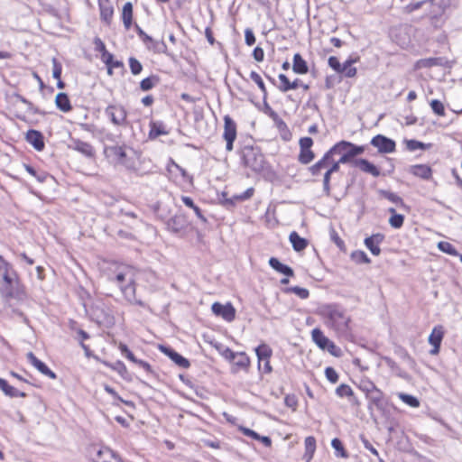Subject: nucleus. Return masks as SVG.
<instances>
[{"instance_id": "1", "label": "nucleus", "mask_w": 462, "mask_h": 462, "mask_svg": "<svg viewBox=\"0 0 462 462\" xmlns=\"http://www.w3.org/2000/svg\"><path fill=\"white\" fill-rule=\"evenodd\" d=\"M317 313L322 318L325 325L333 329L339 337L348 338L351 335V319L346 310L337 304H323L318 308Z\"/></svg>"}, {"instance_id": "2", "label": "nucleus", "mask_w": 462, "mask_h": 462, "mask_svg": "<svg viewBox=\"0 0 462 462\" xmlns=\"http://www.w3.org/2000/svg\"><path fill=\"white\" fill-rule=\"evenodd\" d=\"M136 274L137 271L134 267L130 265H118L115 272L109 274L108 280L117 284L128 302L144 307V302L138 300L135 295Z\"/></svg>"}, {"instance_id": "3", "label": "nucleus", "mask_w": 462, "mask_h": 462, "mask_svg": "<svg viewBox=\"0 0 462 462\" xmlns=\"http://www.w3.org/2000/svg\"><path fill=\"white\" fill-rule=\"evenodd\" d=\"M365 152L364 146L356 145L347 141H340L333 145L322 157V162L328 161L330 155H339V162L350 163L355 166L356 156Z\"/></svg>"}, {"instance_id": "4", "label": "nucleus", "mask_w": 462, "mask_h": 462, "mask_svg": "<svg viewBox=\"0 0 462 462\" xmlns=\"http://www.w3.org/2000/svg\"><path fill=\"white\" fill-rule=\"evenodd\" d=\"M3 284L0 292L5 298H21L24 295V288L20 282L18 273L9 263L2 270Z\"/></svg>"}, {"instance_id": "5", "label": "nucleus", "mask_w": 462, "mask_h": 462, "mask_svg": "<svg viewBox=\"0 0 462 462\" xmlns=\"http://www.w3.org/2000/svg\"><path fill=\"white\" fill-rule=\"evenodd\" d=\"M244 164L254 171H260L264 166V158L258 148L245 146L241 151Z\"/></svg>"}, {"instance_id": "6", "label": "nucleus", "mask_w": 462, "mask_h": 462, "mask_svg": "<svg viewBox=\"0 0 462 462\" xmlns=\"http://www.w3.org/2000/svg\"><path fill=\"white\" fill-rule=\"evenodd\" d=\"M105 114L116 126H125L128 124L127 112L121 105H109Z\"/></svg>"}, {"instance_id": "7", "label": "nucleus", "mask_w": 462, "mask_h": 462, "mask_svg": "<svg viewBox=\"0 0 462 462\" xmlns=\"http://www.w3.org/2000/svg\"><path fill=\"white\" fill-rule=\"evenodd\" d=\"M223 138L226 143V151L231 152L234 148L233 143L236 139V124L229 116L224 117Z\"/></svg>"}, {"instance_id": "8", "label": "nucleus", "mask_w": 462, "mask_h": 462, "mask_svg": "<svg viewBox=\"0 0 462 462\" xmlns=\"http://www.w3.org/2000/svg\"><path fill=\"white\" fill-rule=\"evenodd\" d=\"M370 143L377 149L379 153H392L396 149L395 142L383 134L373 137Z\"/></svg>"}, {"instance_id": "9", "label": "nucleus", "mask_w": 462, "mask_h": 462, "mask_svg": "<svg viewBox=\"0 0 462 462\" xmlns=\"http://www.w3.org/2000/svg\"><path fill=\"white\" fill-rule=\"evenodd\" d=\"M335 155H330V158L328 161L322 162V158L317 162L315 164H313L310 168V171L312 175L317 176L320 173L321 170L328 169L330 171V172H337L340 169V164L342 162H339V160L334 159Z\"/></svg>"}, {"instance_id": "10", "label": "nucleus", "mask_w": 462, "mask_h": 462, "mask_svg": "<svg viewBox=\"0 0 462 462\" xmlns=\"http://www.w3.org/2000/svg\"><path fill=\"white\" fill-rule=\"evenodd\" d=\"M211 310L216 316L221 317L227 322L233 321L236 318V309L230 302L226 304L215 302L212 304Z\"/></svg>"}, {"instance_id": "11", "label": "nucleus", "mask_w": 462, "mask_h": 462, "mask_svg": "<svg viewBox=\"0 0 462 462\" xmlns=\"http://www.w3.org/2000/svg\"><path fill=\"white\" fill-rule=\"evenodd\" d=\"M444 337V328L442 326H436L433 328L430 337L429 343L433 346V348L430 351V354L432 356L438 355L439 353L440 345Z\"/></svg>"}, {"instance_id": "12", "label": "nucleus", "mask_w": 462, "mask_h": 462, "mask_svg": "<svg viewBox=\"0 0 462 462\" xmlns=\"http://www.w3.org/2000/svg\"><path fill=\"white\" fill-rule=\"evenodd\" d=\"M106 153L113 158L116 162L125 164L126 162V147L121 145H113L106 148Z\"/></svg>"}, {"instance_id": "13", "label": "nucleus", "mask_w": 462, "mask_h": 462, "mask_svg": "<svg viewBox=\"0 0 462 462\" xmlns=\"http://www.w3.org/2000/svg\"><path fill=\"white\" fill-rule=\"evenodd\" d=\"M27 359L40 373L51 379H56V374L52 372L43 362L39 360L32 352H29L27 354Z\"/></svg>"}, {"instance_id": "14", "label": "nucleus", "mask_w": 462, "mask_h": 462, "mask_svg": "<svg viewBox=\"0 0 462 462\" xmlns=\"http://www.w3.org/2000/svg\"><path fill=\"white\" fill-rule=\"evenodd\" d=\"M25 140L39 152L42 151L45 147L44 137L42 134L37 130H29L26 133Z\"/></svg>"}, {"instance_id": "15", "label": "nucleus", "mask_w": 462, "mask_h": 462, "mask_svg": "<svg viewBox=\"0 0 462 462\" xmlns=\"http://www.w3.org/2000/svg\"><path fill=\"white\" fill-rule=\"evenodd\" d=\"M167 229L172 233H180L187 226V220L183 215H175L167 223Z\"/></svg>"}, {"instance_id": "16", "label": "nucleus", "mask_w": 462, "mask_h": 462, "mask_svg": "<svg viewBox=\"0 0 462 462\" xmlns=\"http://www.w3.org/2000/svg\"><path fill=\"white\" fill-rule=\"evenodd\" d=\"M409 172L416 177H419L426 180H430L432 176L431 168L426 164L411 165L409 168Z\"/></svg>"}, {"instance_id": "17", "label": "nucleus", "mask_w": 462, "mask_h": 462, "mask_svg": "<svg viewBox=\"0 0 462 462\" xmlns=\"http://www.w3.org/2000/svg\"><path fill=\"white\" fill-rule=\"evenodd\" d=\"M70 147L87 157H93L95 154L94 148L90 143L79 139L72 140Z\"/></svg>"}, {"instance_id": "18", "label": "nucleus", "mask_w": 462, "mask_h": 462, "mask_svg": "<svg viewBox=\"0 0 462 462\" xmlns=\"http://www.w3.org/2000/svg\"><path fill=\"white\" fill-rule=\"evenodd\" d=\"M234 364V372L236 373L239 370L247 371L250 366V358L244 352L236 353L235 360H232Z\"/></svg>"}, {"instance_id": "19", "label": "nucleus", "mask_w": 462, "mask_h": 462, "mask_svg": "<svg viewBox=\"0 0 462 462\" xmlns=\"http://www.w3.org/2000/svg\"><path fill=\"white\" fill-rule=\"evenodd\" d=\"M355 166L358 167L362 171L369 173L374 177H378L380 175V171L378 168L366 159H357L355 161Z\"/></svg>"}, {"instance_id": "20", "label": "nucleus", "mask_w": 462, "mask_h": 462, "mask_svg": "<svg viewBox=\"0 0 462 462\" xmlns=\"http://www.w3.org/2000/svg\"><path fill=\"white\" fill-rule=\"evenodd\" d=\"M162 350L180 367L188 368L190 365L188 359L175 352L173 349L162 346Z\"/></svg>"}, {"instance_id": "21", "label": "nucleus", "mask_w": 462, "mask_h": 462, "mask_svg": "<svg viewBox=\"0 0 462 462\" xmlns=\"http://www.w3.org/2000/svg\"><path fill=\"white\" fill-rule=\"evenodd\" d=\"M269 264L273 269H274L278 273H281L286 276L292 277L294 275V272L290 266L282 263L275 257L270 258Z\"/></svg>"}, {"instance_id": "22", "label": "nucleus", "mask_w": 462, "mask_h": 462, "mask_svg": "<svg viewBox=\"0 0 462 462\" xmlns=\"http://www.w3.org/2000/svg\"><path fill=\"white\" fill-rule=\"evenodd\" d=\"M311 337L315 344L322 350H325L328 344L331 341L319 328H314L311 331Z\"/></svg>"}, {"instance_id": "23", "label": "nucleus", "mask_w": 462, "mask_h": 462, "mask_svg": "<svg viewBox=\"0 0 462 462\" xmlns=\"http://www.w3.org/2000/svg\"><path fill=\"white\" fill-rule=\"evenodd\" d=\"M56 106L62 112L68 113L72 109L69 98L66 93H59L55 97Z\"/></svg>"}, {"instance_id": "24", "label": "nucleus", "mask_w": 462, "mask_h": 462, "mask_svg": "<svg viewBox=\"0 0 462 462\" xmlns=\"http://www.w3.org/2000/svg\"><path fill=\"white\" fill-rule=\"evenodd\" d=\"M100 17L106 23H109L112 19L114 9L108 0L99 2Z\"/></svg>"}, {"instance_id": "25", "label": "nucleus", "mask_w": 462, "mask_h": 462, "mask_svg": "<svg viewBox=\"0 0 462 462\" xmlns=\"http://www.w3.org/2000/svg\"><path fill=\"white\" fill-rule=\"evenodd\" d=\"M168 134V131L165 129V125L162 122H153L152 121L150 123V132H149V138L150 139H156L160 135H166Z\"/></svg>"}, {"instance_id": "26", "label": "nucleus", "mask_w": 462, "mask_h": 462, "mask_svg": "<svg viewBox=\"0 0 462 462\" xmlns=\"http://www.w3.org/2000/svg\"><path fill=\"white\" fill-rule=\"evenodd\" d=\"M359 60V57L347 59L342 65L341 72L347 78H354L356 75V68L352 67L354 63Z\"/></svg>"}, {"instance_id": "27", "label": "nucleus", "mask_w": 462, "mask_h": 462, "mask_svg": "<svg viewBox=\"0 0 462 462\" xmlns=\"http://www.w3.org/2000/svg\"><path fill=\"white\" fill-rule=\"evenodd\" d=\"M289 239L293 249L297 252L304 250L308 245V241L305 238L300 237L295 231L290 234Z\"/></svg>"}, {"instance_id": "28", "label": "nucleus", "mask_w": 462, "mask_h": 462, "mask_svg": "<svg viewBox=\"0 0 462 462\" xmlns=\"http://www.w3.org/2000/svg\"><path fill=\"white\" fill-rule=\"evenodd\" d=\"M0 389L5 393V395L9 397H25L26 393L23 392H20L16 388L8 384V383L0 378Z\"/></svg>"}, {"instance_id": "29", "label": "nucleus", "mask_w": 462, "mask_h": 462, "mask_svg": "<svg viewBox=\"0 0 462 462\" xmlns=\"http://www.w3.org/2000/svg\"><path fill=\"white\" fill-rule=\"evenodd\" d=\"M255 353L258 358V366L261 367V364L264 359H270L273 354L271 347L266 344H261L255 348Z\"/></svg>"}, {"instance_id": "30", "label": "nucleus", "mask_w": 462, "mask_h": 462, "mask_svg": "<svg viewBox=\"0 0 462 462\" xmlns=\"http://www.w3.org/2000/svg\"><path fill=\"white\" fill-rule=\"evenodd\" d=\"M292 69L298 74H306L309 70L306 61L299 53H296L293 57Z\"/></svg>"}, {"instance_id": "31", "label": "nucleus", "mask_w": 462, "mask_h": 462, "mask_svg": "<svg viewBox=\"0 0 462 462\" xmlns=\"http://www.w3.org/2000/svg\"><path fill=\"white\" fill-rule=\"evenodd\" d=\"M122 20L126 30L132 25L133 20V5L130 2H127L123 6Z\"/></svg>"}, {"instance_id": "32", "label": "nucleus", "mask_w": 462, "mask_h": 462, "mask_svg": "<svg viewBox=\"0 0 462 462\" xmlns=\"http://www.w3.org/2000/svg\"><path fill=\"white\" fill-rule=\"evenodd\" d=\"M305 454L304 458L310 462L316 450V439L314 437H307L305 439Z\"/></svg>"}, {"instance_id": "33", "label": "nucleus", "mask_w": 462, "mask_h": 462, "mask_svg": "<svg viewBox=\"0 0 462 462\" xmlns=\"http://www.w3.org/2000/svg\"><path fill=\"white\" fill-rule=\"evenodd\" d=\"M388 211L392 214L389 218V224L393 228H400L403 225L404 217L401 214H396L395 209L393 208H390Z\"/></svg>"}, {"instance_id": "34", "label": "nucleus", "mask_w": 462, "mask_h": 462, "mask_svg": "<svg viewBox=\"0 0 462 462\" xmlns=\"http://www.w3.org/2000/svg\"><path fill=\"white\" fill-rule=\"evenodd\" d=\"M181 201L185 204V206L192 208L196 214V216L202 221V222H207V219L206 217L203 216L200 208L194 204L193 202V199L188 196H182L181 197Z\"/></svg>"}, {"instance_id": "35", "label": "nucleus", "mask_w": 462, "mask_h": 462, "mask_svg": "<svg viewBox=\"0 0 462 462\" xmlns=\"http://www.w3.org/2000/svg\"><path fill=\"white\" fill-rule=\"evenodd\" d=\"M439 65H441L439 58L420 59L416 62V68L418 69L431 68Z\"/></svg>"}, {"instance_id": "36", "label": "nucleus", "mask_w": 462, "mask_h": 462, "mask_svg": "<svg viewBox=\"0 0 462 462\" xmlns=\"http://www.w3.org/2000/svg\"><path fill=\"white\" fill-rule=\"evenodd\" d=\"M404 143H405L406 148L410 152H414L416 150H427L431 146L430 143H424L417 141V140H405Z\"/></svg>"}, {"instance_id": "37", "label": "nucleus", "mask_w": 462, "mask_h": 462, "mask_svg": "<svg viewBox=\"0 0 462 462\" xmlns=\"http://www.w3.org/2000/svg\"><path fill=\"white\" fill-rule=\"evenodd\" d=\"M159 83V78L157 76H151L143 79L140 82V88L143 91H148L154 88Z\"/></svg>"}, {"instance_id": "38", "label": "nucleus", "mask_w": 462, "mask_h": 462, "mask_svg": "<svg viewBox=\"0 0 462 462\" xmlns=\"http://www.w3.org/2000/svg\"><path fill=\"white\" fill-rule=\"evenodd\" d=\"M379 193L383 198L388 199L392 203H394L399 206H404L402 199L397 194L389 190H380Z\"/></svg>"}, {"instance_id": "39", "label": "nucleus", "mask_w": 462, "mask_h": 462, "mask_svg": "<svg viewBox=\"0 0 462 462\" xmlns=\"http://www.w3.org/2000/svg\"><path fill=\"white\" fill-rule=\"evenodd\" d=\"M367 398L369 399L371 403H373L376 407H381L383 403V394L382 391L376 388L375 390L372 391L370 394L367 395Z\"/></svg>"}, {"instance_id": "40", "label": "nucleus", "mask_w": 462, "mask_h": 462, "mask_svg": "<svg viewBox=\"0 0 462 462\" xmlns=\"http://www.w3.org/2000/svg\"><path fill=\"white\" fill-rule=\"evenodd\" d=\"M331 446L335 449L337 457H344V458L348 457V454L345 450V448L343 447V444H342L340 439H338L337 438L333 439L332 441H331Z\"/></svg>"}, {"instance_id": "41", "label": "nucleus", "mask_w": 462, "mask_h": 462, "mask_svg": "<svg viewBox=\"0 0 462 462\" xmlns=\"http://www.w3.org/2000/svg\"><path fill=\"white\" fill-rule=\"evenodd\" d=\"M315 157L311 149H300L299 162L302 164H309Z\"/></svg>"}, {"instance_id": "42", "label": "nucleus", "mask_w": 462, "mask_h": 462, "mask_svg": "<svg viewBox=\"0 0 462 462\" xmlns=\"http://www.w3.org/2000/svg\"><path fill=\"white\" fill-rule=\"evenodd\" d=\"M351 259L356 263H370L371 262L367 254L361 250L354 251L351 254Z\"/></svg>"}, {"instance_id": "43", "label": "nucleus", "mask_w": 462, "mask_h": 462, "mask_svg": "<svg viewBox=\"0 0 462 462\" xmlns=\"http://www.w3.org/2000/svg\"><path fill=\"white\" fill-rule=\"evenodd\" d=\"M398 397L404 402L406 403L407 405L411 406V407H413V408H417L420 406V402L419 400L412 396V395H410V394H407V393H400L398 394Z\"/></svg>"}, {"instance_id": "44", "label": "nucleus", "mask_w": 462, "mask_h": 462, "mask_svg": "<svg viewBox=\"0 0 462 462\" xmlns=\"http://www.w3.org/2000/svg\"><path fill=\"white\" fill-rule=\"evenodd\" d=\"M250 78L254 82H255L257 84V86L261 89V91L263 95V99H266L267 98V91H266L265 85H264L261 76L257 72L252 71L250 73Z\"/></svg>"}, {"instance_id": "45", "label": "nucleus", "mask_w": 462, "mask_h": 462, "mask_svg": "<svg viewBox=\"0 0 462 462\" xmlns=\"http://www.w3.org/2000/svg\"><path fill=\"white\" fill-rule=\"evenodd\" d=\"M216 348L218 350L219 354L226 360H235L236 353L233 352L229 347L219 344L216 346Z\"/></svg>"}, {"instance_id": "46", "label": "nucleus", "mask_w": 462, "mask_h": 462, "mask_svg": "<svg viewBox=\"0 0 462 462\" xmlns=\"http://www.w3.org/2000/svg\"><path fill=\"white\" fill-rule=\"evenodd\" d=\"M24 168L26 171L32 176L35 177L40 182H44L48 177L47 173L44 171L38 172L33 167L25 164Z\"/></svg>"}, {"instance_id": "47", "label": "nucleus", "mask_w": 462, "mask_h": 462, "mask_svg": "<svg viewBox=\"0 0 462 462\" xmlns=\"http://www.w3.org/2000/svg\"><path fill=\"white\" fill-rule=\"evenodd\" d=\"M438 247L440 251L448 254L450 255H458V252L456 248L448 242L441 241L438 244Z\"/></svg>"}, {"instance_id": "48", "label": "nucleus", "mask_w": 462, "mask_h": 462, "mask_svg": "<svg viewBox=\"0 0 462 462\" xmlns=\"http://www.w3.org/2000/svg\"><path fill=\"white\" fill-rule=\"evenodd\" d=\"M430 107L436 115L439 116H445L444 105L439 100H437V99L431 100Z\"/></svg>"}, {"instance_id": "49", "label": "nucleus", "mask_w": 462, "mask_h": 462, "mask_svg": "<svg viewBox=\"0 0 462 462\" xmlns=\"http://www.w3.org/2000/svg\"><path fill=\"white\" fill-rule=\"evenodd\" d=\"M336 393L339 397L353 396L354 393L351 387L347 384L342 383L336 389Z\"/></svg>"}, {"instance_id": "50", "label": "nucleus", "mask_w": 462, "mask_h": 462, "mask_svg": "<svg viewBox=\"0 0 462 462\" xmlns=\"http://www.w3.org/2000/svg\"><path fill=\"white\" fill-rule=\"evenodd\" d=\"M129 66H130V69H131V72L134 74V75H138L141 73L142 69H143V66L142 64L139 62V60H137L134 57H131L129 59Z\"/></svg>"}, {"instance_id": "51", "label": "nucleus", "mask_w": 462, "mask_h": 462, "mask_svg": "<svg viewBox=\"0 0 462 462\" xmlns=\"http://www.w3.org/2000/svg\"><path fill=\"white\" fill-rule=\"evenodd\" d=\"M365 246L370 250V252L374 255H379L381 253V249L379 247V245L375 244L372 239L369 237H366L365 239Z\"/></svg>"}, {"instance_id": "52", "label": "nucleus", "mask_w": 462, "mask_h": 462, "mask_svg": "<svg viewBox=\"0 0 462 462\" xmlns=\"http://www.w3.org/2000/svg\"><path fill=\"white\" fill-rule=\"evenodd\" d=\"M333 172L327 169L323 177V191L327 196L330 195V179Z\"/></svg>"}, {"instance_id": "53", "label": "nucleus", "mask_w": 462, "mask_h": 462, "mask_svg": "<svg viewBox=\"0 0 462 462\" xmlns=\"http://www.w3.org/2000/svg\"><path fill=\"white\" fill-rule=\"evenodd\" d=\"M62 67L56 58L52 59V77L60 79L61 77Z\"/></svg>"}, {"instance_id": "54", "label": "nucleus", "mask_w": 462, "mask_h": 462, "mask_svg": "<svg viewBox=\"0 0 462 462\" xmlns=\"http://www.w3.org/2000/svg\"><path fill=\"white\" fill-rule=\"evenodd\" d=\"M279 79L281 81V85L279 86V89L282 92H287L291 90V82L289 80V79L284 74L279 75Z\"/></svg>"}, {"instance_id": "55", "label": "nucleus", "mask_w": 462, "mask_h": 462, "mask_svg": "<svg viewBox=\"0 0 462 462\" xmlns=\"http://www.w3.org/2000/svg\"><path fill=\"white\" fill-rule=\"evenodd\" d=\"M288 291L293 292L294 294L299 296L300 299H307L310 295V292L307 289L300 288L298 286L289 288Z\"/></svg>"}, {"instance_id": "56", "label": "nucleus", "mask_w": 462, "mask_h": 462, "mask_svg": "<svg viewBox=\"0 0 462 462\" xmlns=\"http://www.w3.org/2000/svg\"><path fill=\"white\" fill-rule=\"evenodd\" d=\"M119 349L121 353L131 362H137V358L134 356V355L129 350L126 345L120 343Z\"/></svg>"}, {"instance_id": "57", "label": "nucleus", "mask_w": 462, "mask_h": 462, "mask_svg": "<svg viewBox=\"0 0 462 462\" xmlns=\"http://www.w3.org/2000/svg\"><path fill=\"white\" fill-rule=\"evenodd\" d=\"M325 374L327 379L332 383H336L338 381V374L332 367H327L325 370Z\"/></svg>"}, {"instance_id": "58", "label": "nucleus", "mask_w": 462, "mask_h": 462, "mask_svg": "<svg viewBox=\"0 0 462 462\" xmlns=\"http://www.w3.org/2000/svg\"><path fill=\"white\" fill-rule=\"evenodd\" d=\"M328 65L337 73L341 72L342 65L337 57L331 56L328 59Z\"/></svg>"}, {"instance_id": "59", "label": "nucleus", "mask_w": 462, "mask_h": 462, "mask_svg": "<svg viewBox=\"0 0 462 462\" xmlns=\"http://www.w3.org/2000/svg\"><path fill=\"white\" fill-rule=\"evenodd\" d=\"M325 350H328L334 356H341V349L337 347L334 342L330 341L326 346Z\"/></svg>"}, {"instance_id": "60", "label": "nucleus", "mask_w": 462, "mask_h": 462, "mask_svg": "<svg viewBox=\"0 0 462 462\" xmlns=\"http://www.w3.org/2000/svg\"><path fill=\"white\" fill-rule=\"evenodd\" d=\"M325 350H328L334 356H341V349L337 347L334 342L330 341L326 346Z\"/></svg>"}, {"instance_id": "61", "label": "nucleus", "mask_w": 462, "mask_h": 462, "mask_svg": "<svg viewBox=\"0 0 462 462\" xmlns=\"http://www.w3.org/2000/svg\"><path fill=\"white\" fill-rule=\"evenodd\" d=\"M386 365L391 368L393 371L398 373V374L400 376H402V374H401V369L400 367L398 366V365L390 357H384L383 358Z\"/></svg>"}, {"instance_id": "62", "label": "nucleus", "mask_w": 462, "mask_h": 462, "mask_svg": "<svg viewBox=\"0 0 462 462\" xmlns=\"http://www.w3.org/2000/svg\"><path fill=\"white\" fill-rule=\"evenodd\" d=\"M95 51L100 52L101 54L106 51V45L103 41L96 37L94 39Z\"/></svg>"}, {"instance_id": "63", "label": "nucleus", "mask_w": 462, "mask_h": 462, "mask_svg": "<svg viewBox=\"0 0 462 462\" xmlns=\"http://www.w3.org/2000/svg\"><path fill=\"white\" fill-rule=\"evenodd\" d=\"M313 145V140L310 137H302L300 139V149H311Z\"/></svg>"}, {"instance_id": "64", "label": "nucleus", "mask_w": 462, "mask_h": 462, "mask_svg": "<svg viewBox=\"0 0 462 462\" xmlns=\"http://www.w3.org/2000/svg\"><path fill=\"white\" fill-rule=\"evenodd\" d=\"M245 43L252 46L255 42V37L252 30L246 29L245 32Z\"/></svg>"}]
</instances>
